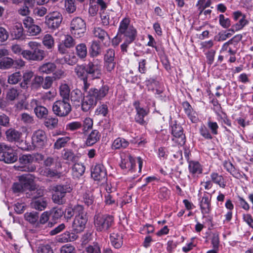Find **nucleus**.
<instances>
[{
  "instance_id": "1",
  "label": "nucleus",
  "mask_w": 253,
  "mask_h": 253,
  "mask_svg": "<svg viewBox=\"0 0 253 253\" xmlns=\"http://www.w3.org/2000/svg\"><path fill=\"white\" fill-rule=\"evenodd\" d=\"M28 45L31 50H24L22 56L29 61H41L46 56V52L41 49V44L37 42L30 41Z\"/></svg>"
},
{
  "instance_id": "2",
  "label": "nucleus",
  "mask_w": 253,
  "mask_h": 253,
  "mask_svg": "<svg viewBox=\"0 0 253 253\" xmlns=\"http://www.w3.org/2000/svg\"><path fill=\"white\" fill-rule=\"evenodd\" d=\"M114 217L113 215L100 213L95 215L94 224L96 230L98 232H106L113 225Z\"/></svg>"
},
{
  "instance_id": "3",
  "label": "nucleus",
  "mask_w": 253,
  "mask_h": 253,
  "mask_svg": "<svg viewBox=\"0 0 253 253\" xmlns=\"http://www.w3.org/2000/svg\"><path fill=\"white\" fill-rule=\"evenodd\" d=\"M129 23L128 18L123 19L120 22L119 32L125 37V40L132 42L135 39L137 32L133 27L129 26Z\"/></svg>"
},
{
  "instance_id": "4",
  "label": "nucleus",
  "mask_w": 253,
  "mask_h": 253,
  "mask_svg": "<svg viewBox=\"0 0 253 253\" xmlns=\"http://www.w3.org/2000/svg\"><path fill=\"white\" fill-rule=\"evenodd\" d=\"M17 156L12 147L4 142L0 143V161L7 164L13 163Z\"/></svg>"
},
{
  "instance_id": "5",
  "label": "nucleus",
  "mask_w": 253,
  "mask_h": 253,
  "mask_svg": "<svg viewBox=\"0 0 253 253\" xmlns=\"http://www.w3.org/2000/svg\"><path fill=\"white\" fill-rule=\"evenodd\" d=\"M76 212H78V213L75 216L72 224V229L73 231L78 234L84 230L87 221V217L84 209L79 207Z\"/></svg>"
},
{
  "instance_id": "6",
  "label": "nucleus",
  "mask_w": 253,
  "mask_h": 253,
  "mask_svg": "<svg viewBox=\"0 0 253 253\" xmlns=\"http://www.w3.org/2000/svg\"><path fill=\"white\" fill-rule=\"evenodd\" d=\"M101 60L94 58L89 60L86 65L87 76L92 80L100 79L102 75Z\"/></svg>"
},
{
  "instance_id": "7",
  "label": "nucleus",
  "mask_w": 253,
  "mask_h": 253,
  "mask_svg": "<svg viewBox=\"0 0 253 253\" xmlns=\"http://www.w3.org/2000/svg\"><path fill=\"white\" fill-rule=\"evenodd\" d=\"M86 29L85 22L80 17H75L71 22L70 30L71 34L76 38L82 37Z\"/></svg>"
},
{
  "instance_id": "8",
  "label": "nucleus",
  "mask_w": 253,
  "mask_h": 253,
  "mask_svg": "<svg viewBox=\"0 0 253 253\" xmlns=\"http://www.w3.org/2000/svg\"><path fill=\"white\" fill-rule=\"evenodd\" d=\"M69 101L63 99L56 101L52 105V111L54 114L61 117L68 115L72 110Z\"/></svg>"
},
{
  "instance_id": "9",
  "label": "nucleus",
  "mask_w": 253,
  "mask_h": 253,
  "mask_svg": "<svg viewBox=\"0 0 253 253\" xmlns=\"http://www.w3.org/2000/svg\"><path fill=\"white\" fill-rule=\"evenodd\" d=\"M32 143L38 149H43L47 145V137L46 132L42 129H38L33 132L32 135Z\"/></svg>"
},
{
  "instance_id": "10",
  "label": "nucleus",
  "mask_w": 253,
  "mask_h": 253,
  "mask_svg": "<svg viewBox=\"0 0 253 253\" xmlns=\"http://www.w3.org/2000/svg\"><path fill=\"white\" fill-rule=\"evenodd\" d=\"M72 188L69 184L57 185L54 188V193L52 195L53 201L58 204H63L66 193L70 192Z\"/></svg>"
},
{
  "instance_id": "11",
  "label": "nucleus",
  "mask_w": 253,
  "mask_h": 253,
  "mask_svg": "<svg viewBox=\"0 0 253 253\" xmlns=\"http://www.w3.org/2000/svg\"><path fill=\"white\" fill-rule=\"evenodd\" d=\"M19 162L20 164L19 170L23 171L32 172L36 170V167L33 164L34 157L33 155L25 154L20 156Z\"/></svg>"
},
{
  "instance_id": "12",
  "label": "nucleus",
  "mask_w": 253,
  "mask_h": 253,
  "mask_svg": "<svg viewBox=\"0 0 253 253\" xmlns=\"http://www.w3.org/2000/svg\"><path fill=\"white\" fill-rule=\"evenodd\" d=\"M171 134L174 137L172 139L180 145H183L185 143V136L183 133V129L182 126L177 124L176 121L172 122L171 125Z\"/></svg>"
},
{
  "instance_id": "13",
  "label": "nucleus",
  "mask_w": 253,
  "mask_h": 253,
  "mask_svg": "<svg viewBox=\"0 0 253 253\" xmlns=\"http://www.w3.org/2000/svg\"><path fill=\"white\" fill-rule=\"evenodd\" d=\"M76 42L75 40L70 35L64 36V39L57 44L58 52L62 55L68 53V49L74 47Z\"/></svg>"
},
{
  "instance_id": "14",
  "label": "nucleus",
  "mask_w": 253,
  "mask_h": 253,
  "mask_svg": "<svg viewBox=\"0 0 253 253\" xmlns=\"http://www.w3.org/2000/svg\"><path fill=\"white\" fill-rule=\"evenodd\" d=\"M62 21L61 14L59 12L54 11L45 16V23L49 29L54 30L60 26Z\"/></svg>"
},
{
  "instance_id": "15",
  "label": "nucleus",
  "mask_w": 253,
  "mask_h": 253,
  "mask_svg": "<svg viewBox=\"0 0 253 253\" xmlns=\"http://www.w3.org/2000/svg\"><path fill=\"white\" fill-rule=\"evenodd\" d=\"M115 59V50L112 48L107 49L104 56V68L107 72H111L114 70L116 65Z\"/></svg>"
},
{
  "instance_id": "16",
  "label": "nucleus",
  "mask_w": 253,
  "mask_h": 253,
  "mask_svg": "<svg viewBox=\"0 0 253 253\" xmlns=\"http://www.w3.org/2000/svg\"><path fill=\"white\" fill-rule=\"evenodd\" d=\"M133 105L136 111V115L134 117L135 121L140 125H146L147 122L145 120V117L148 114L149 110L141 107L140 103L138 101H134Z\"/></svg>"
},
{
  "instance_id": "17",
  "label": "nucleus",
  "mask_w": 253,
  "mask_h": 253,
  "mask_svg": "<svg viewBox=\"0 0 253 253\" xmlns=\"http://www.w3.org/2000/svg\"><path fill=\"white\" fill-rule=\"evenodd\" d=\"M34 179L35 176L31 174H23L19 176V181L25 191H35L37 185L34 182Z\"/></svg>"
},
{
  "instance_id": "18",
  "label": "nucleus",
  "mask_w": 253,
  "mask_h": 253,
  "mask_svg": "<svg viewBox=\"0 0 253 253\" xmlns=\"http://www.w3.org/2000/svg\"><path fill=\"white\" fill-rule=\"evenodd\" d=\"M211 196H208L206 192H205L203 196L200 199L199 206L203 217H205L206 214H210L211 211Z\"/></svg>"
},
{
  "instance_id": "19",
  "label": "nucleus",
  "mask_w": 253,
  "mask_h": 253,
  "mask_svg": "<svg viewBox=\"0 0 253 253\" xmlns=\"http://www.w3.org/2000/svg\"><path fill=\"white\" fill-rule=\"evenodd\" d=\"M109 87L107 84H103L99 88L91 87L88 92L95 99L97 102L98 100H102L108 93Z\"/></svg>"
},
{
  "instance_id": "20",
  "label": "nucleus",
  "mask_w": 253,
  "mask_h": 253,
  "mask_svg": "<svg viewBox=\"0 0 253 253\" xmlns=\"http://www.w3.org/2000/svg\"><path fill=\"white\" fill-rule=\"evenodd\" d=\"M91 177L95 180L104 183L107 179V173L104 167L101 164L94 166L91 173Z\"/></svg>"
},
{
  "instance_id": "21",
  "label": "nucleus",
  "mask_w": 253,
  "mask_h": 253,
  "mask_svg": "<svg viewBox=\"0 0 253 253\" xmlns=\"http://www.w3.org/2000/svg\"><path fill=\"white\" fill-rule=\"evenodd\" d=\"M189 173L194 178L199 177L203 172V166L198 161L188 160Z\"/></svg>"
},
{
  "instance_id": "22",
  "label": "nucleus",
  "mask_w": 253,
  "mask_h": 253,
  "mask_svg": "<svg viewBox=\"0 0 253 253\" xmlns=\"http://www.w3.org/2000/svg\"><path fill=\"white\" fill-rule=\"evenodd\" d=\"M97 104L91 95L87 92V95L84 98L82 103V109L84 112H87L93 108Z\"/></svg>"
},
{
  "instance_id": "23",
  "label": "nucleus",
  "mask_w": 253,
  "mask_h": 253,
  "mask_svg": "<svg viewBox=\"0 0 253 253\" xmlns=\"http://www.w3.org/2000/svg\"><path fill=\"white\" fill-rule=\"evenodd\" d=\"M79 238L78 234L76 232L72 231L70 233L69 231H66L58 237V241L61 243H67L73 242Z\"/></svg>"
},
{
  "instance_id": "24",
  "label": "nucleus",
  "mask_w": 253,
  "mask_h": 253,
  "mask_svg": "<svg viewBox=\"0 0 253 253\" xmlns=\"http://www.w3.org/2000/svg\"><path fill=\"white\" fill-rule=\"evenodd\" d=\"M110 239L112 245L116 249L120 248L123 244L122 234L114 232L110 235Z\"/></svg>"
},
{
  "instance_id": "25",
  "label": "nucleus",
  "mask_w": 253,
  "mask_h": 253,
  "mask_svg": "<svg viewBox=\"0 0 253 253\" xmlns=\"http://www.w3.org/2000/svg\"><path fill=\"white\" fill-rule=\"evenodd\" d=\"M100 136L101 134L97 130H92L87 136L85 145L88 147L93 145L100 140Z\"/></svg>"
},
{
  "instance_id": "26",
  "label": "nucleus",
  "mask_w": 253,
  "mask_h": 253,
  "mask_svg": "<svg viewBox=\"0 0 253 253\" xmlns=\"http://www.w3.org/2000/svg\"><path fill=\"white\" fill-rule=\"evenodd\" d=\"M56 68V65L52 62H47L42 64L39 67V71L42 74H50L52 73Z\"/></svg>"
},
{
  "instance_id": "27",
  "label": "nucleus",
  "mask_w": 253,
  "mask_h": 253,
  "mask_svg": "<svg viewBox=\"0 0 253 253\" xmlns=\"http://www.w3.org/2000/svg\"><path fill=\"white\" fill-rule=\"evenodd\" d=\"M129 145V142L125 138L122 137H118L115 139L112 145L113 149H125Z\"/></svg>"
},
{
  "instance_id": "28",
  "label": "nucleus",
  "mask_w": 253,
  "mask_h": 253,
  "mask_svg": "<svg viewBox=\"0 0 253 253\" xmlns=\"http://www.w3.org/2000/svg\"><path fill=\"white\" fill-rule=\"evenodd\" d=\"M86 68V65L84 64H78L75 67L74 72L76 76L80 79L82 80L88 77Z\"/></svg>"
},
{
  "instance_id": "29",
  "label": "nucleus",
  "mask_w": 253,
  "mask_h": 253,
  "mask_svg": "<svg viewBox=\"0 0 253 253\" xmlns=\"http://www.w3.org/2000/svg\"><path fill=\"white\" fill-rule=\"evenodd\" d=\"M211 181L212 183L218 184L221 188H225L226 186V182L224 181V177L222 175H219L218 173L212 172L210 174Z\"/></svg>"
},
{
  "instance_id": "30",
  "label": "nucleus",
  "mask_w": 253,
  "mask_h": 253,
  "mask_svg": "<svg viewBox=\"0 0 253 253\" xmlns=\"http://www.w3.org/2000/svg\"><path fill=\"white\" fill-rule=\"evenodd\" d=\"M31 206L32 208L41 211L45 209L47 206V203L43 198L33 199L31 203Z\"/></svg>"
},
{
  "instance_id": "31",
  "label": "nucleus",
  "mask_w": 253,
  "mask_h": 253,
  "mask_svg": "<svg viewBox=\"0 0 253 253\" xmlns=\"http://www.w3.org/2000/svg\"><path fill=\"white\" fill-rule=\"evenodd\" d=\"M5 133L6 138L10 142L18 141L22 134L19 131L12 128L7 130Z\"/></svg>"
},
{
  "instance_id": "32",
  "label": "nucleus",
  "mask_w": 253,
  "mask_h": 253,
  "mask_svg": "<svg viewBox=\"0 0 253 253\" xmlns=\"http://www.w3.org/2000/svg\"><path fill=\"white\" fill-rule=\"evenodd\" d=\"M85 167L82 164L76 163L72 168V175L75 178H79L85 171Z\"/></svg>"
},
{
  "instance_id": "33",
  "label": "nucleus",
  "mask_w": 253,
  "mask_h": 253,
  "mask_svg": "<svg viewBox=\"0 0 253 253\" xmlns=\"http://www.w3.org/2000/svg\"><path fill=\"white\" fill-rule=\"evenodd\" d=\"M89 55L92 57H97L101 54V49L100 44L96 41H93L89 49Z\"/></svg>"
},
{
  "instance_id": "34",
  "label": "nucleus",
  "mask_w": 253,
  "mask_h": 253,
  "mask_svg": "<svg viewBox=\"0 0 253 253\" xmlns=\"http://www.w3.org/2000/svg\"><path fill=\"white\" fill-rule=\"evenodd\" d=\"M249 23V21L246 19V15H243L242 18L239 20V22L233 25L232 27L229 29V32L234 33L243 29Z\"/></svg>"
},
{
  "instance_id": "35",
  "label": "nucleus",
  "mask_w": 253,
  "mask_h": 253,
  "mask_svg": "<svg viewBox=\"0 0 253 253\" xmlns=\"http://www.w3.org/2000/svg\"><path fill=\"white\" fill-rule=\"evenodd\" d=\"M24 217L27 221L34 224L35 227L36 225H37L39 218V213L37 212H27L24 214Z\"/></svg>"
},
{
  "instance_id": "36",
  "label": "nucleus",
  "mask_w": 253,
  "mask_h": 253,
  "mask_svg": "<svg viewBox=\"0 0 253 253\" xmlns=\"http://www.w3.org/2000/svg\"><path fill=\"white\" fill-rule=\"evenodd\" d=\"M42 43L47 49H51L54 46V39L51 35L47 34L43 36Z\"/></svg>"
},
{
  "instance_id": "37",
  "label": "nucleus",
  "mask_w": 253,
  "mask_h": 253,
  "mask_svg": "<svg viewBox=\"0 0 253 253\" xmlns=\"http://www.w3.org/2000/svg\"><path fill=\"white\" fill-rule=\"evenodd\" d=\"M223 167L232 176L238 178L240 176V174L233 164L229 161H225L223 163Z\"/></svg>"
},
{
  "instance_id": "38",
  "label": "nucleus",
  "mask_w": 253,
  "mask_h": 253,
  "mask_svg": "<svg viewBox=\"0 0 253 253\" xmlns=\"http://www.w3.org/2000/svg\"><path fill=\"white\" fill-rule=\"evenodd\" d=\"M76 51L77 56L83 59L86 57L87 55V47L85 43H81L78 44L76 46Z\"/></svg>"
},
{
  "instance_id": "39",
  "label": "nucleus",
  "mask_w": 253,
  "mask_h": 253,
  "mask_svg": "<svg viewBox=\"0 0 253 253\" xmlns=\"http://www.w3.org/2000/svg\"><path fill=\"white\" fill-rule=\"evenodd\" d=\"M34 112L38 118L42 119L47 117L48 111L46 107L40 105L34 109Z\"/></svg>"
},
{
  "instance_id": "40",
  "label": "nucleus",
  "mask_w": 253,
  "mask_h": 253,
  "mask_svg": "<svg viewBox=\"0 0 253 253\" xmlns=\"http://www.w3.org/2000/svg\"><path fill=\"white\" fill-rule=\"evenodd\" d=\"M60 94L63 100L69 101L70 89L67 84H62L59 88Z\"/></svg>"
},
{
  "instance_id": "41",
  "label": "nucleus",
  "mask_w": 253,
  "mask_h": 253,
  "mask_svg": "<svg viewBox=\"0 0 253 253\" xmlns=\"http://www.w3.org/2000/svg\"><path fill=\"white\" fill-rule=\"evenodd\" d=\"M85 253H101V247L97 242H93L88 245L84 248Z\"/></svg>"
},
{
  "instance_id": "42",
  "label": "nucleus",
  "mask_w": 253,
  "mask_h": 253,
  "mask_svg": "<svg viewBox=\"0 0 253 253\" xmlns=\"http://www.w3.org/2000/svg\"><path fill=\"white\" fill-rule=\"evenodd\" d=\"M23 28L22 26L20 23H16L13 26V29L11 31V34L14 36L15 39H19L23 36Z\"/></svg>"
},
{
  "instance_id": "43",
  "label": "nucleus",
  "mask_w": 253,
  "mask_h": 253,
  "mask_svg": "<svg viewBox=\"0 0 253 253\" xmlns=\"http://www.w3.org/2000/svg\"><path fill=\"white\" fill-rule=\"evenodd\" d=\"M79 207L84 209V207L81 205H77L74 208L68 207L66 208L64 211L65 217L68 219H70L74 215L76 216L78 213V212H76V210Z\"/></svg>"
},
{
  "instance_id": "44",
  "label": "nucleus",
  "mask_w": 253,
  "mask_h": 253,
  "mask_svg": "<svg viewBox=\"0 0 253 253\" xmlns=\"http://www.w3.org/2000/svg\"><path fill=\"white\" fill-rule=\"evenodd\" d=\"M13 60L10 57H5L0 60V69H8L13 67Z\"/></svg>"
},
{
  "instance_id": "45",
  "label": "nucleus",
  "mask_w": 253,
  "mask_h": 253,
  "mask_svg": "<svg viewBox=\"0 0 253 253\" xmlns=\"http://www.w3.org/2000/svg\"><path fill=\"white\" fill-rule=\"evenodd\" d=\"M71 100L74 103H79L83 97V93L79 89L73 90L70 94Z\"/></svg>"
},
{
  "instance_id": "46",
  "label": "nucleus",
  "mask_w": 253,
  "mask_h": 253,
  "mask_svg": "<svg viewBox=\"0 0 253 253\" xmlns=\"http://www.w3.org/2000/svg\"><path fill=\"white\" fill-rule=\"evenodd\" d=\"M93 33L95 37L98 38L102 41L108 36L107 33L100 27L94 28Z\"/></svg>"
},
{
  "instance_id": "47",
  "label": "nucleus",
  "mask_w": 253,
  "mask_h": 253,
  "mask_svg": "<svg viewBox=\"0 0 253 253\" xmlns=\"http://www.w3.org/2000/svg\"><path fill=\"white\" fill-rule=\"evenodd\" d=\"M65 63L73 66L75 65L78 61V58L74 53L66 55L63 58Z\"/></svg>"
},
{
  "instance_id": "48",
  "label": "nucleus",
  "mask_w": 253,
  "mask_h": 253,
  "mask_svg": "<svg viewBox=\"0 0 253 253\" xmlns=\"http://www.w3.org/2000/svg\"><path fill=\"white\" fill-rule=\"evenodd\" d=\"M44 125L49 129H53L57 126L58 120L56 117L45 118Z\"/></svg>"
},
{
  "instance_id": "49",
  "label": "nucleus",
  "mask_w": 253,
  "mask_h": 253,
  "mask_svg": "<svg viewBox=\"0 0 253 253\" xmlns=\"http://www.w3.org/2000/svg\"><path fill=\"white\" fill-rule=\"evenodd\" d=\"M22 79L20 72H16L9 75L8 78V83L11 84H17Z\"/></svg>"
},
{
  "instance_id": "50",
  "label": "nucleus",
  "mask_w": 253,
  "mask_h": 253,
  "mask_svg": "<svg viewBox=\"0 0 253 253\" xmlns=\"http://www.w3.org/2000/svg\"><path fill=\"white\" fill-rule=\"evenodd\" d=\"M69 140L70 138L68 137H63L58 138L54 144V148L56 149H60L64 147Z\"/></svg>"
},
{
  "instance_id": "51",
  "label": "nucleus",
  "mask_w": 253,
  "mask_h": 253,
  "mask_svg": "<svg viewBox=\"0 0 253 253\" xmlns=\"http://www.w3.org/2000/svg\"><path fill=\"white\" fill-rule=\"evenodd\" d=\"M19 94L18 90L13 87L7 91L6 98L8 100L13 101L19 96Z\"/></svg>"
},
{
  "instance_id": "52",
  "label": "nucleus",
  "mask_w": 253,
  "mask_h": 253,
  "mask_svg": "<svg viewBox=\"0 0 253 253\" xmlns=\"http://www.w3.org/2000/svg\"><path fill=\"white\" fill-rule=\"evenodd\" d=\"M134 164L135 160L134 158L129 155L128 156V160H124L122 161L121 163L120 164V167L122 169H125L128 168L130 165L131 167H132Z\"/></svg>"
},
{
  "instance_id": "53",
  "label": "nucleus",
  "mask_w": 253,
  "mask_h": 253,
  "mask_svg": "<svg viewBox=\"0 0 253 253\" xmlns=\"http://www.w3.org/2000/svg\"><path fill=\"white\" fill-rule=\"evenodd\" d=\"M50 213L48 211L43 212L40 217V220L38 221L37 225H36V228H40L41 225L45 224L49 219Z\"/></svg>"
},
{
  "instance_id": "54",
  "label": "nucleus",
  "mask_w": 253,
  "mask_h": 253,
  "mask_svg": "<svg viewBox=\"0 0 253 253\" xmlns=\"http://www.w3.org/2000/svg\"><path fill=\"white\" fill-rule=\"evenodd\" d=\"M82 127V123L80 122H72L66 125V129L70 131H75Z\"/></svg>"
},
{
  "instance_id": "55",
  "label": "nucleus",
  "mask_w": 253,
  "mask_h": 253,
  "mask_svg": "<svg viewBox=\"0 0 253 253\" xmlns=\"http://www.w3.org/2000/svg\"><path fill=\"white\" fill-rule=\"evenodd\" d=\"M219 23L223 28L227 29L231 25L230 20L228 18H225L223 14L219 15Z\"/></svg>"
},
{
  "instance_id": "56",
  "label": "nucleus",
  "mask_w": 253,
  "mask_h": 253,
  "mask_svg": "<svg viewBox=\"0 0 253 253\" xmlns=\"http://www.w3.org/2000/svg\"><path fill=\"white\" fill-rule=\"evenodd\" d=\"M21 120L26 124H32L34 123V117L26 113L21 114Z\"/></svg>"
},
{
  "instance_id": "57",
  "label": "nucleus",
  "mask_w": 253,
  "mask_h": 253,
  "mask_svg": "<svg viewBox=\"0 0 253 253\" xmlns=\"http://www.w3.org/2000/svg\"><path fill=\"white\" fill-rule=\"evenodd\" d=\"M93 126V120L89 118H85L82 124V126L83 127V131L84 132L87 131L88 130L92 128Z\"/></svg>"
},
{
  "instance_id": "58",
  "label": "nucleus",
  "mask_w": 253,
  "mask_h": 253,
  "mask_svg": "<svg viewBox=\"0 0 253 253\" xmlns=\"http://www.w3.org/2000/svg\"><path fill=\"white\" fill-rule=\"evenodd\" d=\"M43 78L40 76H36L32 81V86L35 88H39L42 86Z\"/></svg>"
},
{
  "instance_id": "59",
  "label": "nucleus",
  "mask_w": 253,
  "mask_h": 253,
  "mask_svg": "<svg viewBox=\"0 0 253 253\" xmlns=\"http://www.w3.org/2000/svg\"><path fill=\"white\" fill-rule=\"evenodd\" d=\"M83 199L84 204L88 206L92 204L93 202L92 195L89 191L86 192L83 195Z\"/></svg>"
},
{
  "instance_id": "60",
  "label": "nucleus",
  "mask_w": 253,
  "mask_h": 253,
  "mask_svg": "<svg viewBox=\"0 0 253 253\" xmlns=\"http://www.w3.org/2000/svg\"><path fill=\"white\" fill-rule=\"evenodd\" d=\"M66 11L69 13H73L76 9L73 0H66L65 2Z\"/></svg>"
},
{
  "instance_id": "61",
  "label": "nucleus",
  "mask_w": 253,
  "mask_h": 253,
  "mask_svg": "<svg viewBox=\"0 0 253 253\" xmlns=\"http://www.w3.org/2000/svg\"><path fill=\"white\" fill-rule=\"evenodd\" d=\"M200 134L207 139H211L212 137L208 129L204 126L203 125L201 126L199 129Z\"/></svg>"
},
{
  "instance_id": "62",
  "label": "nucleus",
  "mask_w": 253,
  "mask_h": 253,
  "mask_svg": "<svg viewBox=\"0 0 253 253\" xmlns=\"http://www.w3.org/2000/svg\"><path fill=\"white\" fill-rule=\"evenodd\" d=\"M53 81L54 79L52 77L46 76L44 79L43 78L42 87L44 89H49L51 87Z\"/></svg>"
},
{
  "instance_id": "63",
  "label": "nucleus",
  "mask_w": 253,
  "mask_h": 253,
  "mask_svg": "<svg viewBox=\"0 0 253 253\" xmlns=\"http://www.w3.org/2000/svg\"><path fill=\"white\" fill-rule=\"evenodd\" d=\"M108 113V106L105 104L99 106L96 110V114L97 115H102L104 117L106 116Z\"/></svg>"
},
{
  "instance_id": "64",
  "label": "nucleus",
  "mask_w": 253,
  "mask_h": 253,
  "mask_svg": "<svg viewBox=\"0 0 253 253\" xmlns=\"http://www.w3.org/2000/svg\"><path fill=\"white\" fill-rule=\"evenodd\" d=\"M62 157L64 160H67L68 162H74L76 159V156L70 151H65L62 154Z\"/></svg>"
}]
</instances>
